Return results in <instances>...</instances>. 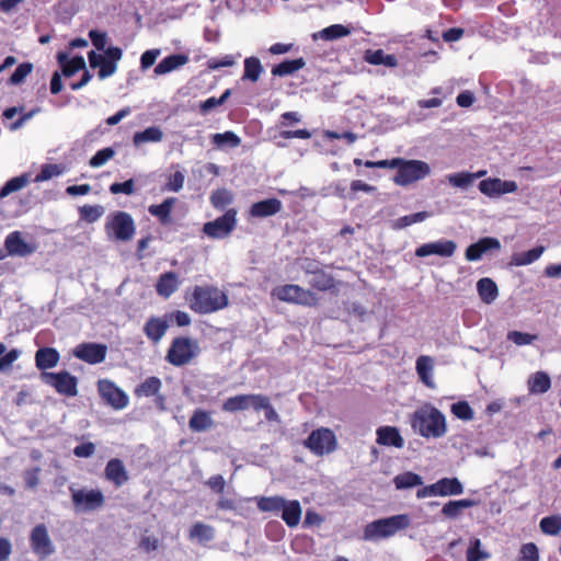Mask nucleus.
<instances>
[{"mask_svg":"<svg viewBox=\"0 0 561 561\" xmlns=\"http://www.w3.org/2000/svg\"><path fill=\"white\" fill-rule=\"evenodd\" d=\"M410 422L414 433L424 438H440L447 433L445 415L432 404L414 411Z\"/></svg>","mask_w":561,"mask_h":561,"instance_id":"1","label":"nucleus"},{"mask_svg":"<svg viewBox=\"0 0 561 561\" xmlns=\"http://www.w3.org/2000/svg\"><path fill=\"white\" fill-rule=\"evenodd\" d=\"M190 309L197 314H210L229 305L228 295L213 285H197L186 297Z\"/></svg>","mask_w":561,"mask_h":561,"instance_id":"2","label":"nucleus"},{"mask_svg":"<svg viewBox=\"0 0 561 561\" xmlns=\"http://www.w3.org/2000/svg\"><path fill=\"white\" fill-rule=\"evenodd\" d=\"M410 524L411 519L408 514H399L387 518H380L365 526L363 539L370 541L388 538L397 534L399 530L408 528Z\"/></svg>","mask_w":561,"mask_h":561,"instance_id":"3","label":"nucleus"},{"mask_svg":"<svg viewBox=\"0 0 561 561\" xmlns=\"http://www.w3.org/2000/svg\"><path fill=\"white\" fill-rule=\"evenodd\" d=\"M396 162L397 173L393 176V182L399 186H408L431 174V167L425 161L396 158Z\"/></svg>","mask_w":561,"mask_h":561,"instance_id":"4","label":"nucleus"},{"mask_svg":"<svg viewBox=\"0 0 561 561\" xmlns=\"http://www.w3.org/2000/svg\"><path fill=\"white\" fill-rule=\"evenodd\" d=\"M104 228L108 238L122 242L130 241L136 231L131 215L122 210L110 214Z\"/></svg>","mask_w":561,"mask_h":561,"instance_id":"5","label":"nucleus"},{"mask_svg":"<svg viewBox=\"0 0 561 561\" xmlns=\"http://www.w3.org/2000/svg\"><path fill=\"white\" fill-rule=\"evenodd\" d=\"M199 353L197 341L186 336L175 337L167 353V360L173 366L181 367L188 364Z\"/></svg>","mask_w":561,"mask_h":561,"instance_id":"6","label":"nucleus"},{"mask_svg":"<svg viewBox=\"0 0 561 561\" xmlns=\"http://www.w3.org/2000/svg\"><path fill=\"white\" fill-rule=\"evenodd\" d=\"M304 446L316 456H324L333 453L337 447L334 432L328 427H320L310 433L304 440Z\"/></svg>","mask_w":561,"mask_h":561,"instance_id":"7","label":"nucleus"},{"mask_svg":"<svg viewBox=\"0 0 561 561\" xmlns=\"http://www.w3.org/2000/svg\"><path fill=\"white\" fill-rule=\"evenodd\" d=\"M273 296L280 301L296 304L301 306H316L318 304L317 296L310 290L299 285L287 284L273 289Z\"/></svg>","mask_w":561,"mask_h":561,"instance_id":"8","label":"nucleus"},{"mask_svg":"<svg viewBox=\"0 0 561 561\" xmlns=\"http://www.w3.org/2000/svg\"><path fill=\"white\" fill-rule=\"evenodd\" d=\"M39 378L44 383L54 388L59 394L66 397H76L78 394V379L67 370L59 373L42 371Z\"/></svg>","mask_w":561,"mask_h":561,"instance_id":"9","label":"nucleus"},{"mask_svg":"<svg viewBox=\"0 0 561 561\" xmlns=\"http://www.w3.org/2000/svg\"><path fill=\"white\" fill-rule=\"evenodd\" d=\"M463 493V485L458 478H443L437 482L416 491L417 499L427 496H451Z\"/></svg>","mask_w":561,"mask_h":561,"instance_id":"10","label":"nucleus"},{"mask_svg":"<svg viewBox=\"0 0 561 561\" xmlns=\"http://www.w3.org/2000/svg\"><path fill=\"white\" fill-rule=\"evenodd\" d=\"M237 224V211L227 210L222 216L204 224L203 231L213 239H224L231 233Z\"/></svg>","mask_w":561,"mask_h":561,"instance_id":"11","label":"nucleus"},{"mask_svg":"<svg viewBox=\"0 0 561 561\" xmlns=\"http://www.w3.org/2000/svg\"><path fill=\"white\" fill-rule=\"evenodd\" d=\"M98 391L106 404L115 410H122L128 404V396L111 380H100Z\"/></svg>","mask_w":561,"mask_h":561,"instance_id":"12","label":"nucleus"},{"mask_svg":"<svg viewBox=\"0 0 561 561\" xmlns=\"http://www.w3.org/2000/svg\"><path fill=\"white\" fill-rule=\"evenodd\" d=\"M71 497L78 512L95 511L104 504V495L100 490H72Z\"/></svg>","mask_w":561,"mask_h":561,"instance_id":"13","label":"nucleus"},{"mask_svg":"<svg viewBox=\"0 0 561 561\" xmlns=\"http://www.w3.org/2000/svg\"><path fill=\"white\" fill-rule=\"evenodd\" d=\"M107 354V346L101 343H81L73 350V356L88 364L95 365L102 363Z\"/></svg>","mask_w":561,"mask_h":561,"instance_id":"14","label":"nucleus"},{"mask_svg":"<svg viewBox=\"0 0 561 561\" xmlns=\"http://www.w3.org/2000/svg\"><path fill=\"white\" fill-rule=\"evenodd\" d=\"M518 188L515 181L501 180L499 178H489L479 183V190L489 197H500L503 194L514 193Z\"/></svg>","mask_w":561,"mask_h":561,"instance_id":"15","label":"nucleus"},{"mask_svg":"<svg viewBox=\"0 0 561 561\" xmlns=\"http://www.w3.org/2000/svg\"><path fill=\"white\" fill-rule=\"evenodd\" d=\"M457 244L453 240H438L420 245L415 250V256L425 257L428 255H438L442 257H450L455 254Z\"/></svg>","mask_w":561,"mask_h":561,"instance_id":"16","label":"nucleus"},{"mask_svg":"<svg viewBox=\"0 0 561 561\" xmlns=\"http://www.w3.org/2000/svg\"><path fill=\"white\" fill-rule=\"evenodd\" d=\"M4 247L11 256H27L33 253V245L23 240L20 231L9 233L4 240Z\"/></svg>","mask_w":561,"mask_h":561,"instance_id":"17","label":"nucleus"},{"mask_svg":"<svg viewBox=\"0 0 561 561\" xmlns=\"http://www.w3.org/2000/svg\"><path fill=\"white\" fill-rule=\"evenodd\" d=\"M434 364V358L428 355H421L415 362V370L419 379L430 389L436 388V383L433 378Z\"/></svg>","mask_w":561,"mask_h":561,"instance_id":"18","label":"nucleus"},{"mask_svg":"<svg viewBox=\"0 0 561 561\" xmlns=\"http://www.w3.org/2000/svg\"><path fill=\"white\" fill-rule=\"evenodd\" d=\"M105 478L111 481L116 488H121L128 481V473L123 463L118 458L108 460L104 470Z\"/></svg>","mask_w":561,"mask_h":561,"instance_id":"19","label":"nucleus"},{"mask_svg":"<svg viewBox=\"0 0 561 561\" xmlns=\"http://www.w3.org/2000/svg\"><path fill=\"white\" fill-rule=\"evenodd\" d=\"M283 208V204L277 198H267L252 204L250 215L255 218H264L276 215Z\"/></svg>","mask_w":561,"mask_h":561,"instance_id":"20","label":"nucleus"},{"mask_svg":"<svg viewBox=\"0 0 561 561\" xmlns=\"http://www.w3.org/2000/svg\"><path fill=\"white\" fill-rule=\"evenodd\" d=\"M180 279L175 272H165L161 274L156 284V290L159 296L169 298L178 290Z\"/></svg>","mask_w":561,"mask_h":561,"instance_id":"21","label":"nucleus"},{"mask_svg":"<svg viewBox=\"0 0 561 561\" xmlns=\"http://www.w3.org/2000/svg\"><path fill=\"white\" fill-rule=\"evenodd\" d=\"M57 60L61 67L62 76L69 78L80 70L85 69V60L82 56H76L72 59L68 58L67 53H58Z\"/></svg>","mask_w":561,"mask_h":561,"instance_id":"22","label":"nucleus"},{"mask_svg":"<svg viewBox=\"0 0 561 561\" xmlns=\"http://www.w3.org/2000/svg\"><path fill=\"white\" fill-rule=\"evenodd\" d=\"M168 328L169 324L167 320L157 317H151L145 323L144 332L150 341H152L153 343H158L165 334Z\"/></svg>","mask_w":561,"mask_h":561,"instance_id":"23","label":"nucleus"},{"mask_svg":"<svg viewBox=\"0 0 561 561\" xmlns=\"http://www.w3.org/2000/svg\"><path fill=\"white\" fill-rule=\"evenodd\" d=\"M377 443L383 446H393L402 448L404 440L398 428L392 426H381L377 430Z\"/></svg>","mask_w":561,"mask_h":561,"instance_id":"24","label":"nucleus"},{"mask_svg":"<svg viewBox=\"0 0 561 561\" xmlns=\"http://www.w3.org/2000/svg\"><path fill=\"white\" fill-rule=\"evenodd\" d=\"M188 62V56L183 54H173L163 58L153 69L157 76L169 73Z\"/></svg>","mask_w":561,"mask_h":561,"instance_id":"25","label":"nucleus"},{"mask_svg":"<svg viewBox=\"0 0 561 561\" xmlns=\"http://www.w3.org/2000/svg\"><path fill=\"white\" fill-rule=\"evenodd\" d=\"M282 513V519L285 522V524L293 528L296 527L301 518L302 510L299 501L291 500L287 501L284 504V507L280 511Z\"/></svg>","mask_w":561,"mask_h":561,"instance_id":"26","label":"nucleus"},{"mask_svg":"<svg viewBox=\"0 0 561 561\" xmlns=\"http://www.w3.org/2000/svg\"><path fill=\"white\" fill-rule=\"evenodd\" d=\"M175 202V197H168L161 204L150 205L148 211L157 217L162 225H168L171 222V210Z\"/></svg>","mask_w":561,"mask_h":561,"instance_id":"27","label":"nucleus"},{"mask_svg":"<svg viewBox=\"0 0 561 561\" xmlns=\"http://www.w3.org/2000/svg\"><path fill=\"white\" fill-rule=\"evenodd\" d=\"M477 290L484 304H492L499 296L497 285L489 277H483L478 280Z\"/></svg>","mask_w":561,"mask_h":561,"instance_id":"28","label":"nucleus"},{"mask_svg":"<svg viewBox=\"0 0 561 561\" xmlns=\"http://www.w3.org/2000/svg\"><path fill=\"white\" fill-rule=\"evenodd\" d=\"M364 60L370 65H383L389 68L397 67L398 65L396 56L385 54L382 49H367L364 54Z\"/></svg>","mask_w":561,"mask_h":561,"instance_id":"29","label":"nucleus"},{"mask_svg":"<svg viewBox=\"0 0 561 561\" xmlns=\"http://www.w3.org/2000/svg\"><path fill=\"white\" fill-rule=\"evenodd\" d=\"M213 425H214V421L210 416V413L205 410H202V409L195 410L188 421L190 428L193 432H197V433L204 432V431L213 427Z\"/></svg>","mask_w":561,"mask_h":561,"instance_id":"30","label":"nucleus"},{"mask_svg":"<svg viewBox=\"0 0 561 561\" xmlns=\"http://www.w3.org/2000/svg\"><path fill=\"white\" fill-rule=\"evenodd\" d=\"M474 505L476 502L470 499L449 501L443 506L442 514L447 518L456 519L462 514L465 508H469Z\"/></svg>","mask_w":561,"mask_h":561,"instance_id":"31","label":"nucleus"},{"mask_svg":"<svg viewBox=\"0 0 561 561\" xmlns=\"http://www.w3.org/2000/svg\"><path fill=\"white\" fill-rule=\"evenodd\" d=\"M60 359V355L56 348L42 347L37 350V368L43 371L55 367Z\"/></svg>","mask_w":561,"mask_h":561,"instance_id":"32","label":"nucleus"},{"mask_svg":"<svg viewBox=\"0 0 561 561\" xmlns=\"http://www.w3.org/2000/svg\"><path fill=\"white\" fill-rule=\"evenodd\" d=\"M188 537L191 540L206 543L215 538V529L210 525L197 522L191 527Z\"/></svg>","mask_w":561,"mask_h":561,"instance_id":"33","label":"nucleus"},{"mask_svg":"<svg viewBox=\"0 0 561 561\" xmlns=\"http://www.w3.org/2000/svg\"><path fill=\"white\" fill-rule=\"evenodd\" d=\"M306 66L304 58L284 60L272 68V75L275 77L290 76Z\"/></svg>","mask_w":561,"mask_h":561,"instance_id":"34","label":"nucleus"},{"mask_svg":"<svg viewBox=\"0 0 561 561\" xmlns=\"http://www.w3.org/2000/svg\"><path fill=\"white\" fill-rule=\"evenodd\" d=\"M551 387V380L547 373L537 371L528 379V390L530 393H545Z\"/></svg>","mask_w":561,"mask_h":561,"instance_id":"35","label":"nucleus"},{"mask_svg":"<svg viewBox=\"0 0 561 561\" xmlns=\"http://www.w3.org/2000/svg\"><path fill=\"white\" fill-rule=\"evenodd\" d=\"M351 34V30L342 24H333L312 35L313 39L335 41Z\"/></svg>","mask_w":561,"mask_h":561,"instance_id":"36","label":"nucleus"},{"mask_svg":"<svg viewBox=\"0 0 561 561\" xmlns=\"http://www.w3.org/2000/svg\"><path fill=\"white\" fill-rule=\"evenodd\" d=\"M163 138V133L158 126H150L142 131H137L133 136V142L135 146H139L145 142H159Z\"/></svg>","mask_w":561,"mask_h":561,"instance_id":"37","label":"nucleus"},{"mask_svg":"<svg viewBox=\"0 0 561 561\" xmlns=\"http://www.w3.org/2000/svg\"><path fill=\"white\" fill-rule=\"evenodd\" d=\"M31 182V173H23L10 179L0 190V199L24 188Z\"/></svg>","mask_w":561,"mask_h":561,"instance_id":"38","label":"nucleus"},{"mask_svg":"<svg viewBox=\"0 0 561 561\" xmlns=\"http://www.w3.org/2000/svg\"><path fill=\"white\" fill-rule=\"evenodd\" d=\"M55 552V546L49 539L47 529L44 525H37V554L46 558Z\"/></svg>","mask_w":561,"mask_h":561,"instance_id":"39","label":"nucleus"},{"mask_svg":"<svg viewBox=\"0 0 561 561\" xmlns=\"http://www.w3.org/2000/svg\"><path fill=\"white\" fill-rule=\"evenodd\" d=\"M285 502L286 499L279 495L262 496L257 499L256 505L261 512L279 513Z\"/></svg>","mask_w":561,"mask_h":561,"instance_id":"40","label":"nucleus"},{"mask_svg":"<svg viewBox=\"0 0 561 561\" xmlns=\"http://www.w3.org/2000/svg\"><path fill=\"white\" fill-rule=\"evenodd\" d=\"M309 284L317 290L327 291L335 287V279L331 274L324 272L321 268L319 272L312 275Z\"/></svg>","mask_w":561,"mask_h":561,"instance_id":"41","label":"nucleus"},{"mask_svg":"<svg viewBox=\"0 0 561 561\" xmlns=\"http://www.w3.org/2000/svg\"><path fill=\"white\" fill-rule=\"evenodd\" d=\"M393 483L398 490L411 489L423 484V479L417 473L407 471L393 478Z\"/></svg>","mask_w":561,"mask_h":561,"instance_id":"42","label":"nucleus"},{"mask_svg":"<svg viewBox=\"0 0 561 561\" xmlns=\"http://www.w3.org/2000/svg\"><path fill=\"white\" fill-rule=\"evenodd\" d=\"M263 72V66L257 57H248L244 59L243 80L256 82Z\"/></svg>","mask_w":561,"mask_h":561,"instance_id":"43","label":"nucleus"},{"mask_svg":"<svg viewBox=\"0 0 561 561\" xmlns=\"http://www.w3.org/2000/svg\"><path fill=\"white\" fill-rule=\"evenodd\" d=\"M222 411L234 413L249 409L248 394H238L226 399L221 405Z\"/></svg>","mask_w":561,"mask_h":561,"instance_id":"44","label":"nucleus"},{"mask_svg":"<svg viewBox=\"0 0 561 561\" xmlns=\"http://www.w3.org/2000/svg\"><path fill=\"white\" fill-rule=\"evenodd\" d=\"M213 144L217 148L230 147L236 148L241 144L240 137L233 131H225L222 134H214L211 136Z\"/></svg>","mask_w":561,"mask_h":561,"instance_id":"45","label":"nucleus"},{"mask_svg":"<svg viewBox=\"0 0 561 561\" xmlns=\"http://www.w3.org/2000/svg\"><path fill=\"white\" fill-rule=\"evenodd\" d=\"M543 251L545 247L538 245L526 252L518 253L513 257L514 263L517 266L531 264L542 255Z\"/></svg>","mask_w":561,"mask_h":561,"instance_id":"46","label":"nucleus"},{"mask_svg":"<svg viewBox=\"0 0 561 561\" xmlns=\"http://www.w3.org/2000/svg\"><path fill=\"white\" fill-rule=\"evenodd\" d=\"M161 380L158 377H148L135 390L137 396L151 397L159 392Z\"/></svg>","mask_w":561,"mask_h":561,"instance_id":"47","label":"nucleus"},{"mask_svg":"<svg viewBox=\"0 0 561 561\" xmlns=\"http://www.w3.org/2000/svg\"><path fill=\"white\" fill-rule=\"evenodd\" d=\"M540 530L549 536H556L561 531V515L543 517L539 523Z\"/></svg>","mask_w":561,"mask_h":561,"instance_id":"48","label":"nucleus"},{"mask_svg":"<svg viewBox=\"0 0 561 561\" xmlns=\"http://www.w3.org/2000/svg\"><path fill=\"white\" fill-rule=\"evenodd\" d=\"M80 219L87 222L98 221L104 214V207L101 205H84L79 208Z\"/></svg>","mask_w":561,"mask_h":561,"instance_id":"49","label":"nucleus"},{"mask_svg":"<svg viewBox=\"0 0 561 561\" xmlns=\"http://www.w3.org/2000/svg\"><path fill=\"white\" fill-rule=\"evenodd\" d=\"M448 183L461 190L468 188L473 183V175L470 172H457L446 176Z\"/></svg>","mask_w":561,"mask_h":561,"instance_id":"50","label":"nucleus"},{"mask_svg":"<svg viewBox=\"0 0 561 561\" xmlns=\"http://www.w3.org/2000/svg\"><path fill=\"white\" fill-rule=\"evenodd\" d=\"M467 561H482L490 558V553L481 549V540L474 538L470 541V546L466 554Z\"/></svg>","mask_w":561,"mask_h":561,"instance_id":"51","label":"nucleus"},{"mask_svg":"<svg viewBox=\"0 0 561 561\" xmlns=\"http://www.w3.org/2000/svg\"><path fill=\"white\" fill-rule=\"evenodd\" d=\"M232 201V193L226 188L216 190L210 195V202L215 208L222 209L227 205L231 204Z\"/></svg>","mask_w":561,"mask_h":561,"instance_id":"52","label":"nucleus"},{"mask_svg":"<svg viewBox=\"0 0 561 561\" xmlns=\"http://www.w3.org/2000/svg\"><path fill=\"white\" fill-rule=\"evenodd\" d=\"M450 410L456 417L462 421H471L474 417V412L467 401H459L451 404Z\"/></svg>","mask_w":561,"mask_h":561,"instance_id":"53","label":"nucleus"},{"mask_svg":"<svg viewBox=\"0 0 561 561\" xmlns=\"http://www.w3.org/2000/svg\"><path fill=\"white\" fill-rule=\"evenodd\" d=\"M539 550L534 542L522 545L517 561H539Z\"/></svg>","mask_w":561,"mask_h":561,"instance_id":"54","label":"nucleus"},{"mask_svg":"<svg viewBox=\"0 0 561 561\" xmlns=\"http://www.w3.org/2000/svg\"><path fill=\"white\" fill-rule=\"evenodd\" d=\"M33 65L31 62H23L18 66V68L14 70V72L11 75V77L8 80L9 84L16 85L24 81L26 76H28L32 72Z\"/></svg>","mask_w":561,"mask_h":561,"instance_id":"55","label":"nucleus"},{"mask_svg":"<svg viewBox=\"0 0 561 561\" xmlns=\"http://www.w3.org/2000/svg\"><path fill=\"white\" fill-rule=\"evenodd\" d=\"M115 154V151L111 147L103 148L99 150L91 159L90 165L92 168H99L105 164L110 159H112Z\"/></svg>","mask_w":561,"mask_h":561,"instance_id":"56","label":"nucleus"},{"mask_svg":"<svg viewBox=\"0 0 561 561\" xmlns=\"http://www.w3.org/2000/svg\"><path fill=\"white\" fill-rule=\"evenodd\" d=\"M507 340L512 341L516 345L522 346L531 344L534 341L537 340V335L519 331H510L507 333Z\"/></svg>","mask_w":561,"mask_h":561,"instance_id":"57","label":"nucleus"},{"mask_svg":"<svg viewBox=\"0 0 561 561\" xmlns=\"http://www.w3.org/2000/svg\"><path fill=\"white\" fill-rule=\"evenodd\" d=\"M229 95H230V90L228 89L221 94L220 98H214V96L208 98L207 100L202 102L199 105L202 113H208L211 110H214L215 107L224 104L226 102V100L229 98Z\"/></svg>","mask_w":561,"mask_h":561,"instance_id":"58","label":"nucleus"},{"mask_svg":"<svg viewBox=\"0 0 561 561\" xmlns=\"http://www.w3.org/2000/svg\"><path fill=\"white\" fill-rule=\"evenodd\" d=\"M185 176L181 171H176L169 176L163 190L168 192H179L184 185Z\"/></svg>","mask_w":561,"mask_h":561,"instance_id":"59","label":"nucleus"},{"mask_svg":"<svg viewBox=\"0 0 561 561\" xmlns=\"http://www.w3.org/2000/svg\"><path fill=\"white\" fill-rule=\"evenodd\" d=\"M249 409L252 408L254 411H261L264 410V408H268L270 398L264 394H255V393H249Z\"/></svg>","mask_w":561,"mask_h":561,"instance_id":"60","label":"nucleus"},{"mask_svg":"<svg viewBox=\"0 0 561 561\" xmlns=\"http://www.w3.org/2000/svg\"><path fill=\"white\" fill-rule=\"evenodd\" d=\"M110 192L112 194H126V195H131L134 194L135 192V183H134V180L133 179H129L123 183H113L111 184L110 186Z\"/></svg>","mask_w":561,"mask_h":561,"instance_id":"61","label":"nucleus"},{"mask_svg":"<svg viewBox=\"0 0 561 561\" xmlns=\"http://www.w3.org/2000/svg\"><path fill=\"white\" fill-rule=\"evenodd\" d=\"M62 171H64V168H61L58 164H45L42 167L41 173L37 174V182L49 180L55 175L61 174Z\"/></svg>","mask_w":561,"mask_h":561,"instance_id":"62","label":"nucleus"},{"mask_svg":"<svg viewBox=\"0 0 561 561\" xmlns=\"http://www.w3.org/2000/svg\"><path fill=\"white\" fill-rule=\"evenodd\" d=\"M478 245L481 249V252L485 254L489 251L495 250L499 251L501 249V242L499 239L493 237H484L477 241Z\"/></svg>","mask_w":561,"mask_h":561,"instance_id":"63","label":"nucleus"},{"mask_svg":"<svg viewBox=\"0 0 561 561\" xmlns=\"http://www.w3.org/2000/svg\"><path fill=\"white\" fill-rule=\"evenodd\" d=\"M160 55V49L146 50L140 57V67L142 70L150 68Z\"/></svg>","mask_w":561,"mask_h":561,"instance_id":"64","label":"nucleus"}]
</instances>
